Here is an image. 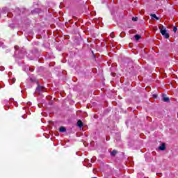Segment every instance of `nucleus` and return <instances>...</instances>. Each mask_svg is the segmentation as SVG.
Here are the masks:
<instances>
[{"label": "nucleus", "instance_id": "nucleus-6", "mask_svg": "<svg viewBox=\"0 0 178 178\" xmlns=\"http://www.w3.org/2000/svg\"><path fill=\"white\" fill-rule=\"evenodd\" d=\"M111 154L112 156H115V155H116V154H118V151L113 150Z\"/></svg>", "mask_w": 178, "mask_h": 178}, {"label": "nucleus", "instance_id": "nucleus-1", "mask_svg": "<svg viewBox=\"0 0 178 178\" xmlns=\"http://www.w3.org/2000/svg\"><path fill=\"white\" fill-rule=\"evenodd\" d=\"M160 33H161L162 35L165 37V38H169V33H168V31H166V28L163 27V25L159 26Z\"/></svg>", "mask_w": 178, "mask_h": 178}, {"label": "nucleus", "instance_id": "nucleus-7", "mask_svg": "<svg viewBox=\"0 0 178 178\" xmlns=\"http://www.w3.org/2000/svg\"><path fill=\"white\" fill-rule=\"evenodd\" d=\"M140 38H141V36H140L139 35H135V40L136 41H138V40H140Z\"/></svg>", "mask_w": 178, "mask_h": 178}, {"label": "nucleus", "instance_id": "nucleus-10", "mask_svg": "<svg viewBox=\"0 0 178 178\" xmlns=\"http://www.w3.org/2000/svg\"><path fill=\"white\" fill-rule=\"evenodd\" d=\"M138 17H133L132 18V20L134 21V22H137V20H138Z\"/></svg>", "mask_w": 178, "mask_h": 178}, {"label": "nucleus", "instance_id": "nucleus-14", "mask_svg": "<svg viewBox=\"0 0 178 178\" xmlns=\"http://www.w3.org/2000/svg\"><path fill=\"white\" fill-rule=\"evenodd\" d=\"M93 178H97V177H93Z\"/></svg>", "mask_w": 178, "mask_h": 178}, {"label": "nucleus", "instance_id": "nucleus-9", "mask_svg": "<svg viewBox=\"0 0 178 178\" xmlns=\"http://www.w3.org/2000/svg\"><path fill=\"white\" fill-rule=\"evenodd\" d=\"M163 101L164 102H169V97H164V98L163 99Z\"/></svg>", "mask_w": 178, "mask_h": 178}, {"label": "nucleus", "instance_id": "nucleus-12", "mask_svg": "<svg viewBox=\"0 0 178 178\" xmlns=\"http://www.w3.org/2000/svg\"><path fill=\"white\" fill-rule=\"evenodd\" d=\"M15 81H16V79H13L11 81L12 84H15Z\"/></svg>", "mask_w": 178, "mask_h": 178}, {"label": "nucleus", "instance_id": "nucleus-8", "mask_svg": "<svg viewBox=\"0 0 178 178\" xmlns=\"http://www.w3.org/2000/svg\"><path fill=\"white\" fill-rule=\"evenodd\" d=\"M42 90H44V87L42 86H38L37 88V91H41Z\"/></svg>", "mask_w": 178, "mask_h": 178}, {"label": "nucleus", "instance_id": "nucleus-11", "mask_svg": "<svg viewBox=\"0 0 178 178\" xmlns=\"http://www.w3.org/2000/svg\"><path fill=\"white\" fill-rule=\"evenodd\" d=\"M173 31L174 33H176V31H177V28L176 26L173 27Z\"/></svg>", "mask_w": 178, "mask_h": 178}, {"label": "nucleus", "instance_id": "nucleus-3", "mask_svg": "<svg viewBox=\"0 0 178 178\" xmlns=\"http://www.w3.org/2000/svg\"><path fill=\"white\" fill-rule=\"evenodd\" d=\"M59 131H60V133H65V131H66V128H65V127H60Z\"/></svg>", "mask_w": 178, "mask_h": 178}, {"label": "nucleus", "instance_id": "nucleus-5", "mask_svg": "<svg viewBox=\"0 0 178 178\" xmlns=\"http://www.w3.org/2000/svg\"><path fill=\"white\" fill-rule=\"evenodd\" d=\"M150 16L152 17V19H156V20H159V18L156 17V15L155 14H151Z\"/></svg>", "mask_w": 178, "mask_h": 178}, {"label": "nucleus", "instance_id": "nucleus-4", "mask_svg": "<svg viewBox=\"0 0 178 178\" xmlns=\"http://www.w3.org/2000/svg\"><path fill=\"white\" fill-rule=\"evenodd\" d=\"M77 126L78 127H83V122H81V120H78L77 122Z\"/></svg>", "mask_w": 178, "mask_h": 178}, {"label": "nucleus", "instance_id": "nucleus-13", "mask_svg": "<svg viewBox=\"0 0 178 178\" xmlns=\"http://www.w3.org/2000/svg\"><path fill=\"white\" fill-rule=\"evenodd\" d=\"M0 70H1V72H2L3 70H5V68L3 67H0Z\"/></svg>", "mask_w": 178, "mask_h": 178}, {"label": "nucleus", "instance_id": "nucleus-2", "mask_svg": "<svg viewBox=\"0 0 178 178\" xmlns=\"http://www.w3.org/2000/svg\"><path fill=\"white\" fill-rule=\"evenodd\" d=\"M159 149L160 151H165V149H166V145L165 143H162L161 145L159 147Z\"/></svg>", "mask_w": 178, "mask_h": 178}]
</instances>
